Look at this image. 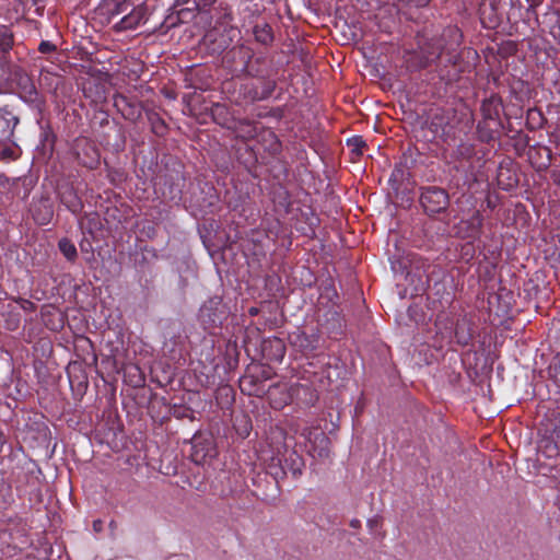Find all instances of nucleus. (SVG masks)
<instances>
[{
  "label": "nucleus",
  "instance_id": "nucleus-1",
  "mask_svg": "<svg viewBox=\"0 0 560 560\" xmlns=\"http://www.w3.org/2000/svg\"><path fill=\"white\" fill-rule=\"evenodd\" d=\"M419 201L424 212L433 217L447 210L450 206V195L444 188L427 186L420 189Z\"/></svg>",
  "mask_w": 560,
  "mask_h": 560
},
{
  "label": "nucleus",
  "instance_id": "nucleus-2",
  "mask_svg": "<svg viewBox=\"0 0 560 560\" xmlns=\"http://www.w3.org/2000/svg\"><path fill=\"white\" fill-rule=\"evenodd\" d=\"M73 154L75 155L78 162L90 170L95 168L100 163V153L94 144L86 137H79L74 140L72 145Z\"/></svg>",
  "mask_w": 560,
  "mask_h": 560
},
{
  "label": "nucleus",
  "instance_id": "nucleus-3",
  "mask_svg": "<svg viewBox=\"0 0 560 560\" xmlns=\"http://www.w3.org/2000/svg\"><path fill=\"white\" fill-rule=\"evenodd\" d=\"M277 82L271 75L257 79L256 82L244 84L241 92L246 101H262L271 96Z\"/></svg>",
  "mask_w": 560,
  "mask_h": 560
},
{
  "label": "nucleus",
  "instance_id": "nucleus-4",
  "mask_svg": "<svg viewBox=\"0 0 560 560\" xmlns=\"http://www.w3.org/2000/svg\"><path fill=\"white\" fill-rule=\"evenodd\" d=\"M253 49L246 45H236L226 51V67L235 74L244 73L253 59Z\"/></svg>",
  "mask_w": 560,
  "mask_h": 560
},
{
  "label": "nucleus",
  "instance_id": "nucleus-5",
  "mask_svg": "<svg viewBox=\"0 0 560 560\" xmlns=\"http://www.w3.org/2000/svg\"><path fill=\"white\" fill-rule=\"evenodd\" d=\"M148 18V10L144 4L135 5L131 4V9L125 13L116 23L113 28L117 32H125L135 30L139 25L143 24Z\"/></svg>",
  "mask_w": 560,
  "mask_h": 560
},
{
  "label": "nucleus",
  "instance_id": "nucleus-6",
  "mask_svg": "<svg viewBox=\"0 0 560 560\" xmlns=\"http://www.w3.org/2000/svg\"><path fill=\"white\" fill-rule=\"evenodd\" d=\"M441 56V50L436 48L433 52H424L422 50H406L402 59L407 69L411 71L421 70L429 67L432 62L438 60Z\"/></svg>",
  "mask_w": 560,
  "mask_h": 560
},
{
  "label": "nucleus",
  "instance_id": "nucleus-7",
  "mask_svg": "<svg viewBox=\"0 0 560 560\" xmlns=\"http://www.w3.org/2000/svg\"><path fill=\"white\" fill-rule=\"evenodd\" d=\"M131 4L130 0H103L97 8V13L107 23H112L116 18L125 15L131 9Z\"/></svg>",
  "mask_w": 560,
  "mask_h": 560
},
{
  "label": "nucleus",
  "instance_id": "nucleus-8",
  "mask_svg": "<svg viewBox=\"0 0 560 560\" xmlns=\"http://www.w3.org/2000/svg\"><path fill=\"white\" fill-rule=\"evenodd\" d=\"M482 224V214L479 211H475L469 219L459 222L457 234L464 238H479Z\"/></svg>",
  "mask_w": 560,
  "mask_h": 560
},
{
  "label": "nucleus",
  "instance_id": "nucleus-9",
  "mask_svg": "<svg viewBox=\"0 0 560 560\" xmlns=\"http://www.w3.org/2000/svg\"><path fill=\"white\" fill-rule=\"evenodd\" d=\"M292 396L284 386H272L268 390V400L271 408L281 410L291 402Z\"/></svg>",
  "mask_w": 560,
  "mask_h": 560
},
{
  "label": "nucleus",
  "instance_id": "nucleus-10",
  "mask_svg": "<svg viewBox=\"0 0 560 560\" xmlns=\"http://www.w3.org/2000/svg\"><path fill=\"white\" fill-rule=\"evenodd\" d=\"M273 69L271 65L264 57H258L255 60H250L248 63V69L245 70L244 73L254 77L256 79L262 77L272 75Z\"/></svg>",
  "mask_w": 560,
  "mask_h": 560
},
{
  "label": "nucleus",
  "instance_id": "nucleus-11",
  "mask_svg": "<svg viewBox=\"0 0 560 560\" xmlns=\"http://www.w3.org/2000/svg\"><path fill=\"white\" fill-rule=\"evenodd\" d=\"M483 121L478 124V130L481 132L482 129L488 127L489 121H495L499 119L498 103L493 98L485 100L480 107Z\"/></svg>",
  "mask_w": 560,
  "mask_h": 560
},
{
  "label": "nucleus",
  "instance_id": "nucleus-12",
  "mask_svg": "<svg viewBox=\"0 0 560 560\" xmlns=\"http://www.w3.org/2000/svg\"><path fill=\"white\" fill-rule=\"evenodd\" d=\"M255 39L262 45H270L273 42L272 28L268 23L256 24L253 30Z\"/></svg>",
  "mask_w": 560,
  "mask_h": 560
},
{
  "label": "nucleus",
  "instance_id": "nucleus-13",
  "mask_svg": "<svg viewBox=\"0 0 560 560\" xmlns=\"http://www.w3.org/2000/svg\"><path fill=\"white\" fill-rule=\"evenodd\" d=\"M60 198L61 202L67 207L69 211L74 214L81 212L83 208L82 201L71 189L63 191Z\"/></svg>",
  "mask_w": 560,
  "mask_h": 560
},
{
  "label": "nucleus",
  "instance_id": "nucleus-14",
  "mask_svg": "<svg viewBox=\"0 0 560 560\" xmlns=\"http://www.w3.org/2000/svg\"><path fill=\"white\" fill-rule=\"evenodd\" d=\"M241 389L250 396H261L265 393L264 386L258 384L252 375H246L241 380Z\"/></svg>",
  "mask_w": 560,
  "mask_h": 560
},
{
  "label": "nucleus",
  "instance_id": "nucleus-15",
  "mask_svg": "<svg viewBox=\"0 0 560 560\" xmlns=\"http://www.w3.org/2000/svg\"><path fill=\"white\" fill-rule=\"evenodd\" d=\"M285 464L289 465V470L291 471L294 478H299L304 468V462L300 455L295 452L289 454V457L285 459Z\"/></svg>",
  "mask_w": 560,
  "mask_h": 560
},
{
  "label": "nucleus",
  "instance_id": "nucleus-16",
  "mask_svg": "<svg viewBox=\"0 0 560 560\" xmlns=\"http://www.w3.org/2000/svg\"><path fill=\"white\" fill-rule=\"evenodd\" d=\"M475 153V145L469 142L459 143L454 151V155L458 161H470Z\"/></svg>",
  "mask_w": 560,
  "mask_h": 560
},
{
  "label": "nucleus",
  "instance_id": "nucleus-17",
  "mask_svg": "<svg viewBox=\"0 0 560 560\" xmlns=\"http://www.w3.org/2000/svg\"><path fill=\"white\" fill-rule=\"evenodd\" d=\"M58 247H59V250L62 253V255L70 261H74L77 256H78V252H77V248L74 246V244L68 240V238H61L58 243Z\"/></svg>",
  "mask_w": 560,
  "mask_h": 560
},
{
  "label": "nucleus",
  "instance_id": "nucleus-18",
  "mask_svg": "<svg viewBox=\"0 0 560 560\" xmlns=\"http://www.w3.org/2000/svg\"><path fill=\"white\" fill-rule=\"evenodd\" d=\"M13 36L5 25H0V49L7 51L12 47Z\"/></svg>",
  "mask_w": 560,
  "mask_h": 560
},
{
  "label": "nucleus",
  "instance_id": "nucleus-19",
  "mask_svg": "<svg viewBox=\"0 0 560 560\" xmlns=\"http://www.w3.org/2000/svg\"><path fill=\"white\" fill-rule=\"evenodd\" d=\"M348 145L352 148V151L357 155H362L364 152V148H366V142L362 137H353L348 140Z\"/></svg>",
  "mask_w": 560,
  "mask_h": 560
},
{
  "label": "nucleus",
  "instance_id": "nucleus-20",
  "mask_svg": "<svg viewBox=\"0 0 560 560\" xmlns=\"http://www.w3.org/2000/svg\"><path fill=\"white\" fill-rule=\"evenodd\" d=\"M217 303L215 301H211L210 304L208 305H205L201 310H200V318L201 320L205 323V324H209V325H213L217 323L218 320V317H212V315L210 314V311L212 310V304Z\"/></svg>",
  "mask_w": 560,
  "mask_h": 560
},
{
  "label": "nucleus",
  "instance_id": "nucleus-21",
  "mask_svg": "<svg viewBox=\"0 0 560 560\" xmlns=\"http://www.w3.org/2000/svg\"><path fill=\"white\" fill-rule=\"evenodd\" d=\"M549 374L555 383L560 387V354L556 357L549 366Z\"/></svg>",
  "mask_w": 560,
  "mask_h": 560
},
{
  "label": "nucleus",
  "instance_id": "nucleus-22",
  "mask_svg": "<svg viewBox=\"0 0 560 560\" xmlns=\"http://www.w3.org/2000/svg\"><path fill=\"white\" fill-rule=\"evenodd\" d=\"M150 119H151L153 132L159 136L165 135L166 129H167L165 122L158 115H154V117H152Z\"/></svg>",
  "mask_w": 560,
  "mask_h": 560
},
{
  "label": "nucleus",
  "instance_id": "nucleus-23",
  "mask_svg": "<svg viewBox=\"0 0 560 560\" xmlns=\"http://www.w3.org/2000/svg\"><path fill=\"white\" fill-rule=\"evenodd\" d=\"M455 338H456L458 345L466 346V345H468V342L471 338V335L464 332L463 325L457 323L456 327H455Z\"/></svg>",
  "mask_w": 560,
  "mask_h": 560
},
{
  "label": "nucleus",
  "instance_id": "nucleus-24",
  "mask_svg": "<svg viewBox=\"0 0 560 560\" xmlns=\"http://www.w3.org/2000/svg\"><path fill=\"white\" fill-rule=\"evenodd\" d=\"M10 130V119L7 115L0 109V135L4 136Z\"/></svg>",
  "mask_w": 560,
  "mask_h": 560
},
{
  "label": "nucleus",
  "instance_id": "nucleus-25",
  "mask_svg": "<svg viewBox=\"0 0 560 560\" xmlns=\"http://www.w3.org/2000/svg\"><path fill=\"white\" fill-rule=\"evenodd\" d=\"M38 50L42 54H49L56 50V46L50 42L43 40L38 46Z\"/></svg>",
  "mask_w": 560,
  "mask_h": 560
},
{
  "label": "nucleus",
  "instance_id": "nucleus-26",
  "mask_svg": "<svg viewBox=\"0 0 560 560\" xmlns=\"http://www.w3.org/2000/svg\"><path fill=\"white\" fill-rule=\"evenodd\" d=\"M19 303L21 308L26 312H34L36 310L35 303L30 300L21 299Z\"/></svg>",
  "mask_w": 560,
  "mask_h": 560
},
{
  "label": "nucleus",
  "instance_id": "nucleus-27",
  "mask_svg": "<svg viewBox=\"0 0 560 560\" xmlns=\"http://www.w3.org/2000/svg\"><path fill=\"white\" fill-rule=\"evenodd\" d=\"M436 48H439L442 51L441 46L435 45L434 43L427 42L422 46H420V50L424 49V52H433Z\"/></svg>",
  "mask_w": 560,
  "mask_h": 560
},
{
  "label": "nucleus",
  "instance_id": "nucleus-28",
  "mask_svg": "<svg viewBox=\"0 0 560 560\" xmlns=\"http://www.w3.org/2000/svg\"><path fill=\"white\" fill-rule=\"evenodd\" d=\"M300 339V346L304 348H310V350H314L315 346L312 343V341L308 340V338L303 334L301 336H298Z\"/></svg>",
  "mask_w": 560,
  "mask_h": 560
},
{
  "label": "nucleus",
  "instance_id": "nucleus-29",
  "mask_svg": "<svg viewBox=\"0 0 560 560\" xmlns=\"http://www.w3.org/2000/svg\"><path fill=\"white\" fill-rule=\"evenodd\" d=\"M528 3H529V9H536L537 7H539L544 0H526Z\"/></svg>",
  "mask_w": 560,
  "mask_h": 560
},
{
  "label": "nucleus",
  "instance_id": "nucleus-30",
  "mask_svg": "<svg viewBox=\"0 0 560 560\" xmlns=\"http://www.w3.org/2000/svg\"><path fill=\"white\" fill-rule=\"evenodd\" d=\"M279 348H278V351H279V357L282 358L283 357V346L281 345L280 341H277Z\"/></svg>",
  "mask_w": 560,
  "mask_h": 560
},
{
  "label": "nucleus",
  "instance_id": "nucleus-31",
  "mask_svg": "<svg viewBox=\"0 0 560 560\" xmlns=\"http://www.w3.org/2000/svg\"><path fill=\"white\" fill-rule=\"evenodd\" d=\"M359 525V521H352L351 526L357 527Z\"/></svg>",
  "mask_w": 560,
  "mask_h": 560
},
{
  "label": "nucleus",
  "instance_id": "nucleus-32",
  "mask_svg": "<svg viewBox=\"0 0 560 560\" xmlns=\"http://www.w3.org/2000/svg\"><path fill=\"white\" fill-rule=\"evenodd\" d=\"M249 313H250L252 315H255V314H257V310H256V308H250Z\"/></svg>",
  "mask_w": 560,
  "mask_h": 560
},
{
  "label": "nucleus",
  "instance_id": "nucleus-33",
  "mask_svg": "<svg viewBox=\"0 0 560 560\" xmlns=\"http://www.w3.org/2000/svg\"><path fill=\"white\" fill-rule=\"evenodd\" d=\"M98 524H100V522H94V527L98 528Z\"/></svg>",
  "mask_w": 560,
  "mask_h": 560
},
{
  "label": "nucleus",
  "instance_id": "nucleus-34",
  "mask_svg": "<svg viewBox=\"0 0 560 560\" xmlns=\"http://www.w3.org/2000/svg\"><path fill=\"white\" fill-rule=\"evenodd\" d=\"M98 524H100V522H94V527L98 528Z\"/></svg>",
  "mask_w": 560,
  "mask_h": 560
}]
</instances>
